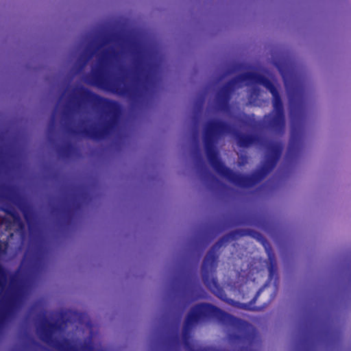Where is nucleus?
Wrapping results in <instances>:
<instances>
[{
    "instance_id": "1",
    "label": "nucleus",
    "mask_w": 351,
    "mask_h": 351,
    "mask_svg": "<svg viewBox=\"0 0 351 351\" xmlns=\"http://www.w3.org/2000/svg\"><path fill=\"white\" fill-rule=\"evenodd\" d=\"M95 60L87 82L100 88L120 95H136L145 88L153 73L149 54L136 44L110 40L89 49L80 60Z\"/></svg>"
},
{
    "instance_id": "2",
    "label": "nucleus",
    "mask_w": 351,
    "mask_h": 351,
    "mask_svg": "<svg viewBox=\"0 0 351 351\" xmlns=\"http://www.w3.org/2000/svg\"><path fill=\"white\" fill-rule=\"evenodd\" d=\"M101 110V121L97 125L84 122L74 132L95 138L104 137L113 130L119 114L117 104L93 94L88 90L77 87L74 90H68L60 99L54 117L59 111L62 116L66 117L70 112H81L88 110Z\"/></svg>"
},
{
    "instance_id": "3",
    "label": "nucleus",
    "mask_w": 351,
    "mask_h": 351,
    "mask_svg": "<svg viewBox=\"0 0 351 351\" xmlns=\"http://www.w3.org/2000/svg\"><path fill=\"white\" fill-rule=\"evenodd\" d=\"M252 86L250 95V102L254 105H259L256 99L262 97V93L258 88V85L266 88L273 97V112L265 116L264 122L267 127L276 134L282 133L285 130V117L282 105L278 95L277 83L273 78H268L261 74L249 72L242 75L231 82L226 88L222 89L217 95V100L219 108L223 109L228 101L229 93L237 88L243 86Z\"/></svg>"
},
{
    "instance_id": "4",
    "label": "nucleus",
    "mask_w": 351,
    "mask_h": 351,
    "mask_svg": "<svg viewBox=\"0 0 351 351\" xmlns=\"http://www.w3.org/2000/svg\"><path fill=\"white\" fill-rule=\"evenodd\" d=\"M271 62L281 73L287 90L291 121V139L287 149L285 161L287 165L293 166L296 164L303 148L304 140L305 106L300 92L298 89L292 90L289 84L287 73L282 65L274 55Z\"/></svg>"
},
{
    "instance_id": "5",
    "label": "nucleus",
    "mask_w": 351,
    "mask_h": 351,
    "mask_svg": "<svg viewBox=\"0 0 351 351\" xmlns=\"http://www.w3.org/2000/svg\"><path fill=\"white\" fill-rule=\"evenodd\" d=\"M228 130V128L227 126L219 121L213 120L207 123L204 132V141L208 159L217 173L226 180L239 186H250L255 183L258 179L261 178L262 175H258V178H257V175L250 178L235 174L230 169L225 167L217 158L214 144L217 140L222 134L226 133Z\"/></svg>"
},
{
    "instance_id": "6",
    "label": "nucleus",
    "mask_w": 351,
    "mask_h": 351,
    "mask_svg": "<svg viewBox=\"0 0 351 351\" xmlns=\"http://www.w3.org/2000/svg\"><path fill=\"white\" fill-rule=\"evenodd\" d=\"M57 331L56 326L48 321L42 322L38 328V333L40 339L60 351H93L90 343L77 345L65 339L62 341H56L55 337Z\"/></svg>"
},
{
    "instance_id": "7",
    "label": "nucleus",
    "mask_w": 351,
    "mask_h": 351,
    "mask_svg": "<svg viewBox=\"0 0 351 351\" xmlns=\"http://www.w3.org/2000/svg\"><path fill=\"white\" fill-rule=\"evenodd\" d=\"M215 260L216 255L215 253L213 251L208 252L204 261L202 266L203 278L209 289L219 298L224 300V293L222 290L218 287L217 281L213 276V270L215 267Z\"/></svg>"
},
{
    "instance_id": "8",
    "label": "nucleus",
    "mask_w": 351,
    "mask_h": 351,
    "mask_svg": "<svg viewBox=\"0 0 351 351\" xmlns=\"http://www.w3.org/2000/svg\"><path fill=\"white\" fill-rule=\"evenodd\" d=\"M216 308L208 304H201L195 306L191 309L186 319L184 326V332L186 333L191 327L195 324L200 319L204 317L214 314Z\"/></svg>"
},
{
    "instance_id": "9",
    "label": "nucleus",
    "mask_w": 351,
    "mask_h": 351,
    "mask_svg": "<svg viewBox=\"0 0 351 351\" xmlns=\"http://www.w3.org/2000/svg\"><path fill=\"white\" fill-rule=\"evenodd\" d=\"M253 336L245 330L240 328L233 329L230 335V342L235 346V351H241V348L252 343Z\"/></svg>"
},
{
    "instance_id": "10",
    "label": "nucleus",
    "mask_w": 351,
    "mask_h": 351,
    "mask_svg": "<svg viewBox=\"0 0 351 351\" xmlns=\"http://www.w3.org/2000/svg\"><path fill=\"white\" fill-rule=\"evenodd\" d=\"M267 162L263 169L262 174H265L276 164V160L280 156L282 146L280 143L269 145L267 147Z\"/></svg>"
},
{
    "instance_id": "11",
    "label": "nucleus",
    "mask_w": 351,
    "mask_h": 351,
    "mask_svg": "<svg viewBox=\"0 0 351 351\" xmlns=\"http://www.w3.org/2000/svg\"><path fill=\"white\" fill-rule=\"evenodd\" d=\"M10 219H9V221L6 225V227L9 229H14L16 231L21 232L24 228V225L21 217L19 216V215L16 214L15 213L10 212Z\"/></svg>"
},
{
    "instance_id": "12",
    "label": "nucleus",
    "mask_w": 351,
    "mask_h": 351,
    "mask_svg": "<svg viewBox=\"0 0 351 351\" xmlns=\"http://www.w3.org/2000/svg\"><path fill=\"white\" fill-rule=\"evenodd\" d=\"M237 143L240 147H247L255 141V138L248 135H238Z\"/></svg>"
},
{
    "instance_id": "13",
    "label": "nucleus",
    "mask_w": 351,
    "mask_h": 351,
    "mask_svg": "<svg viewBox=\"0 0 351 351\" xmlns=\"http://www.w3.org/2000/svg\"><path fill=\"white\" fill-rule=\"evenodd\" d=\"M27 258H28V255L26 254L25 256L24 260L22 262V264H21V269H20L21 271H22L24 268H25L27 267Z\"/></svg>"
},
{
    "instance_id": "14",
    "label": "nucleus",
    "mask_w": 351,
    "mask_h": 351,
    "mask_svg": "<svg viewBox=\"0 0 351 351\" xmlns=\"http://www.w3.org/2000/svg\"><path fill=\"white\" fill-rule=\"evenodd\" d=\"M245 160H246V158L241 156L238 160L239 165H240V166L244 165L245 163Z\"/></svg>"
},
{
    "instance_id": "15",
    "label": "nucleus",
    "mask_w": 351,
    "mask_h": 351,
    "mask_svg": "<svg viewBox=\"0 0 351 351\" xmlns=\"http://www.w3.org/2000/svg\"><path fill=\"white\" fill-rule=\"evenodd\" d=\"M24 217H25L26 221H29L28 216H27V214L26 213H24Z\"/></svg>"
}]
</instances>
